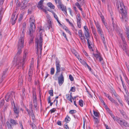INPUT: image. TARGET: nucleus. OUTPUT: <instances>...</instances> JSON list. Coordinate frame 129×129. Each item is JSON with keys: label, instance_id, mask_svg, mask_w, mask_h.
Returning <instances> with one entry per match:
<instances>
[{"label": "nucleus", "instance_id": "nucleus-58", "mask_svg": "<svg viewBox=\"0 0 129 129\" xmlns=\"http://www.w3.org/2000/svg\"><path fill=\"white\" fill-rule=\"evenodd\" d=\"M32 127L33 129H36V127L34 124H32Z\"/></svg>", "mask_w": 129, "mask_h": 129}, {"label": "nucleus", "instance_id": "nucleus-55", "mask_svg": "<svg viewBox=\"0 0 129 129\" xmlns=\"http://www.w3.org/2000/svg\"><path fill=\"white\" fill-rule=\"evenodd\" d=\"M62 35L64 37V38H66V40L67 41H68V39H67V38L66 35L65 33L64 32H63V31L62 32Z\"/></svg>", "mask_w": 129, "mask_h": 129}, {"label": "nucleus", "instance_id": "nucleus-14", "mask_svg": "<svg viewBox=\"0 0 129 129\" xmlns=\"http://www.w3.org/2000/svg\"><path fill=\"white\" fill-rule=\"evenodd\" d=\"M112 94L114 95V96L116 97V99L118 100L119 102L122 105V101L120 99V98L119 96L115 93V91Z\"/></svg>", "mask_w": 129, "mask_h": 129}, {"label": "nucleus", "instance_id": "nucleus-8", "mask_svg": "<svg viewBox=\"0 0 129 129\" xmlns=\"http://www.w3.org/2000/svg\"><path fill=\"white\" fill-rule=\"evenodd\" d=\"M24 34H21L18 40L17 46L19 48H23L24 42Z\"/></svg>", "mask_w": 129, "mask_h": 129}, {"label": "nucleus", "instance_id": "nucleus-49", "mask_svg": "<svg viewBox=\"0 0 129 129\" xmlns=\"http://www.w3.org/2000/svg\"><path fill=\"white\" fill-rule=\"evenodd\" d=\"M74 54L76 56L77 58L78 59L79 61H80V58H79V56L78 55L77 53L75 52L74 53Z\"/></svg>", "mask_w": 129, "mask_h": 129}, {"label": "nucleus", "instance_id": "nucleus-62", "mask_svg": "<svg viewBox=\"0 0 129 129\" xmlns=\"http://www.w3.org/2000/svg\"><path fill=\"white\" fill-rule=\"evenodd\" d=\"M64 125L65 126V128L66 129H68L69 128V127L68 126V125H67V122H66V123H65L64 124Z\"/></svg>", "mask_w": 129, "mask_h": 129}, {"label": "nucleus", "instance_id": "nucleus-21", "mask_svg": "<svg viewBox=\"0 0 129 129\" xmlns=\"http://www.w3.org/2000/svg\"><path fill=\"white\" fill-rule=\"evenodd\" d=\"M126 95H124V98L126 102L129 105V95L128 93L127 92V93H126Z\"/></svg>", "mask_w": 129, "mask_h": 129}, {"label": "nucleus", "instance_id": "nucleus-45", "mask_svg": "<svg viewBox=\"0 0 129 129\" xmlns=\"http://www.w3.org/2000/svg\"><path fill=\"white\" fill-rule=\"evenodd\" d=\"M75 87H71V88L70 89V91H71L74 92L75 91Z\"/></svg>", "mask_w": 129, "mask_h": 129}, {"label": "nucleus", "instance_id": "nucleus-43", "mask_svg": "<svg viewBox=\"0 0 129 129\" xmlns=\"http://www.w3.org/2000/svg\"><path fill=\"white\" fill-rule=\"evenodd\" d=\"M64 29L67 33H68L70 35H71V32L66 27Z\"/></svg>", "mask_w": 129, "mask_h": 129}, {"label": "nucleus", "instance_id": "nucleus-22", "mask_svg": "<svg viewBox=\"0 0 129 129\" xmlns=\"http://www.w3.org/2000/svg\"><path fill=\"white\" fill-rule=\"evenodd\" d=\"M32 73V71L31 72V70H30L29 71L28 74V81H30L31 80Z\"/></svg>", "mask_w": 129, "mask_h": 129}, {"label": "nucleus", "instance_id": "nucleus-35", "mask_svg": "<svg viewBox=\"0 0 129 129\" xmlns=\"http://www.w3.org/2000/svg\"><path fill=\"white\" fill-rule=\"evenodd\" d=\"M122 83V85H123V88L124 90L125 91V92L126 93H127V91L126 90V86H125V84L124 83H123V82Z\"/></svg>", "mask_w": 129, "mask_h": 129}, {"label": "nucleus", "instance_id": "nucleus-54", "mask_svg": "<svg viewBox=\"0 0 129 129\" xmlns=\"http://www.w3.org/2000/svg\"><path fill=\"white\" fill-rule=\"evenodd\" d=\"M98 59H99V61L101 62H102V61H103V58L101 57V56H100L99 57Z\"/></svg>", "mask_w": 129, "mask_h": 129}, {"label": "nucleus", "instance_id": "nucleus-13", "mask_svg": "<svg viewBox=\"0 0 129 129\" xmlns=\"http://www.w3.org/2000/svg\"><path fill=\"white\" fill-rule=\"evenodd\" d=\"M58 6L64 12V14H67V12L66 6H64L62 3L58 5Z\"/></svg>", "mask_w": 129, "mask_h": 129}, {"label": "nucleus", "instance_id": "nucleus-41", "mask_svg": "<svg viewBox=\"0 0 129 129\" xmlns=\"http://www.w3.org/2000/svg\"><path fill=\"white\" fill-rule=\"evenodd\" d=\"M93 55L94 57H95L97 59H98L99 57L101 56L100 55L98 54H94Z\"/></svg>", "mask_w": 129, "mask_h": 129}, {"label": "nucleus", "instance_id": "nucleus-16", "mask_svg": "<svg viewBox=\"0 0 129 129\" xmlns=\"http://www.w3.org/2000/svg\"><path fill=\"white\" fill-rule=\"evenodd\" d=\"M14 111L15 114V117L17 118L19 116L18 114L19 112V109L17 108L15 106H14Z\"/></svg>", "mask_w": 129, "mask_h": 129}, {"label": "nucleus", "instance_id": "nucleus-5", "mask_svg": "<svg viewBox=\"0 0 129 129\" xmlns=\"http://www.w3.org/2000/svg\"><path fill=\"white\" fill-rule=\"evenodd\" d=\"M35 21V18L33 16H31L30 18V28L29 29V34L30 35L31 33L33 32L35 30V26L34 25Z\"/></svg>", "mask_w": 129, "mask_h": 129}, {"label": "nucleus", "instance_id": "nucleus-10", "mask_svg": "<svg viewBox=\"0 0 129 129\" xmlns=\"http://www.w3.org/2000/svg\"><path fill=\"white\" fill-rule=\"evenodd\" d=\"M84 33L85 36L86 37V39L87 40V43L88 44V47L89 49H92V47L93 46V45L91 43L90 41L88 39L89 37V31H84Z\"/></svg>", "mask_w": 129, "mask_h": 129}, {"label": "nucleus", "instance_id": "nucleus-32", "mask_svg": "<svg viewBox=\"0 0 129 129\" xmlns=\"http://www.w3.org/2000/svg\"><path fill=\"white\" fill-rule=\"evenodd\" d=\"M71 120L69 116H67L65 118V120L67 123H68Z\"/></svg>", "mask_w": 129, "mask_h": 129}, {"label": "nucleus", "instance_id": "nucleus-15", "mask_svg": "<svg viewBox=\"0 0 129 129\" xmlns=\"http://www.w3.org/2000/svg\"><path fill=\"white\" fill-rule=\"evenodd\" d=\"M78 36L82 41L84 40V37L81 30H79L78 31Z\"/></svg>", "mask_w": 129, "mask_h": 129}, {"label": "nucleus", "instance_id": "nucleus-20", "mask_svg": "<svg viewBox=\"0 0 129 129\" xmlns=\"http://www.w3.org/2000/svg\"><path fill=\"white\" fill-rule=\"evenodd\" d=\"M25 12L24 11H22L20 14V17L18 19L19 22H20L22 19L23 16L25 13Z\"/></svg>", "mask_w": 129, "mask_h": 129}, {"label": "nucleus", "instance_id": "nucleus-31", "mask_svg": "<svg viewBox=\"0 0 129 129\" xmlns=\"http://www.w3.org/2000/svg\"><path fill=\"white\" fill-rule=\"evenodd\" d=\"M91 28L92 30V31L93 33L95 36H96V30L95 28L93 27L92 26L91 27Z\"/></svg>", "mask_w": 129, "mask_h": 129}, {"label": "nucleus", "instance_id": "nucleus-38", "mask_svg": "<svg viewBox=\"0 0 129 129\" xmlns=\"http://www.w3.org/2000/svg\"><path fill=\"white\" fill-rule=\"evenodd\" d=\"M55 70L54 68H51L50 71V74L52 75H53L54 73Z\"/></svg>", "mask_w": 129, "mask_h": 129}, {"label": "nucleus", "instance_id": "nucleus-33", "mask_svg": "<svg viewBox=\"0 0 129 129\" xmlns=\"http://www.w3.org/2000/svg\"><path fill=\"white\" fill-rule=\"evenodd\" d=\"M94 115L96 117H99V113L96 111H93Z\"/></svg>", "mask_w": 129, "mask_h": 129}, {"label": "nucleus", "instance_id": "nucleus-47", "mask_svg": "<svg viewBox=\"0 0 129 129\" xmlns=\"http://www.w3.org/2000/svg\"><path fill=\"white\" fill-rule=\"evenodd\" d=\"M113 27L114 29L115 30H117V25L114 24L113 23Z\"/></svg>", "mask_w": 129, "mask_h": 129}, {"label": "nucleus", "instance_id": "nucleus-64", "mask_svg": "<svg viewBox=\"0 0 129 129\" xmlns=\"http://www.w3.org/2000/svg\"><path fill=\"white\" fill-rule=\"evenodd\" d=\"M66 99L68 100L70 97V95L69 94H67L66 95Z\"/></svg>", "mask_w": 129, "mask_h": 129}, {"label": "nucleus", "instance_id": "nucleus-56", "mask_svg": "<svg viewBox=\"0 0 129 129\" xmlns=\"http://www.w3.org/2000/svg\"><path fill=\"white\" fill-rule=\"evenodd\" d=\"M122 40V41L123 43V44H125L126 43V41L125 40L124 38L122 36L121 37Z\"/></svg>", "mask_w": 129, "mask_h": 129}, {"label": "nucleus", "instance_id": "nucleus-30", "mask_svg": "<svg viewBox=\"0 0 129 129\" xmlns=\"http://www.w3.org/2000/svg\"><path fill=\"white\" fill-rule=\"evenodd\" d=\"M51 12H52V13L54 17V18H55V19L57 20V22H59V21L58 20V17L57 16V15H56V14L54 13L53 11H51Z\"/></svg>", "mask_w": 129, "mask_h": 129}, {"label": "nucleus", "instance_id": "nucleus-37", "mask_svg": "<svg viewBox=\"0 0 129 129\" xmlns=\"http://www.w3.org/2000/svg\"><path fill=\"white\" fill-rule=\"evenodd\" d=\"M79 105L81 107H83V101L82 100H80L79 101Z\"/></svg>", "mask_w": 129, "mask_h": 129}, {"label": "nucleus", "instance_id": "nucleus-61", "mask_svg": "<svg viewBox=\"0 0 129 129\" xmlns=\"http://www.w3.org/2000/svg\"><path fill=\"white\" fill-rule=\"evenodd\" d=\"M83 52L84 54V55L87 56H88V54L87 53H86V52L84 50L83 51Z\"/></svg>", "mask_w": 129, "mask_h": 129}, {"label": "nucleus", "instance_id": "nucleus-24", "mask_svg": "<svg viewBox=\"0 0 129 129\" xmlns=\"http://www.w3.org/2000/svg\"><path fill=\"white\" fill-rule=\"evenodd\" d=\"M26 23H23L22 24V27L21 30L22 31V33L21 34H24V31L25 33L26 27Z\"/></svg>", "mask_w": 129, "mask_h": 129}, {"label": "nucleus", "instance_id": "nucleus-1", "mask_svg": "<svg viewBox=\"0 0 129 129\" xmlns=\"http://www.w3.org/2000/svg\"><path fill=\"white\" fill-rule=\"evenodd\" d=\"M22 48H19L18 47L17 52L14 58V64L18 69H20L23 67L24 64V60L26 58L27 54V50H25L24 52L23 59H22L20 55L21 53Z\"/></svg>", "mask_w": 129, "mask_h": 129}, {"label": "nucleus", "instance_id": "nucleus-11", "mask_svg": "<svg viewBox=\"0 0 129 129\" xmlns=\"http://www.w3.org/2000/svg\"><path fill=\"white\" fill-rule=\"evenodd\" d=\"M64 77L63 76V72H61L60 76L58 77V83L59 85L61 86L64 81Z\"/></svg>", "mask_w": 129, "mask_h": 129}, {"label": "nucleus", "instance_id": "nucleus-25", "mask_svg": "<svg viewBox=\"0 0 129 129\" xmlns=\"http://www.w3.org/2000/svg\"><path fill=\"white\" fill-rule=\"evenodd\" d=\"M10 123L13 125H16L17 123V121L13 119H11L10 120Z\"/></svg>", "mask_w": 129, "mask_h": 129}, {"label": "nucleus", "instance_id": "nucleus-27", "mask_svg": "<svg viewBox=\"0 0 129 129\" xmlns=\"http://www.w3.org/2000/svg\"><path fill=\"white\" fill-rule=\"evenodd\" d=\"M79 61L82 65L86 67V65H87V63L85 61L83 60H82L81 58H80Z\"/></svg>", "mask_w": 129, "mask_h": 129}, {"label": "nucleus", "instance_id": "nucleus-4", "mask_svg": "<svg viewBox=\"0 0 129 129\" xmlns=\"http://www.w3.org/2000/svg\"><path fill=\"white\" fill-rule=\"evenodd\" d=\"M42 37V36L41 35L40 36H37L35 40V42L37 44V52H40V54L41 53L42 50V47L43 42Z\"/></svg>", "mask_w": 129, "mask_h": 129}, {"label": "nucleus", "instance_id": "nucleus-39", "mask_svg": "<svg viewBox=\"0 0 129 129\" xmlns=\"http://www.w3.org/2000/svg\"><path fill=\"white\" fill-rule=\"evenodd\" d=\"M54 1L56 4H58V5L62 3L61 2V0H54Z\"/></svg>", "mask_w": 129, "mask_h": 129}, {"label": "nucleus", "instance_id": "nucleus-36", "mask_svg": "<svg viewBox=\"0 0 129 129\" xmlns=\"http://www.w3.org/2000/svg\"><path fill=\"white\" fill-rule=\"evenodd\" d=\"M4 103V100L3 99L1 100V101L0 102V108L3 106Z\"/></svg>", "mask_w": 129, "mask_h": 129}, {"label": "nucleus", "instance_id": "nucleus-3", "mask_svg": "<svg viewBox=\"0 0 129 129\" xmlns=\"http://www.w3.org/2000/svg\"><path fill=\"white\" fill-rule=\"evenodd\" d=\"M109 113L113 118L114 121H117L121 126L123 125L126 127L129 126V124L125 120H122V119L119 117H115L113 114L111 112H109Z\"/></svg>", "mask_w": 129, "mask_h": 129}, {"label": "nucleus", "instance_id": "nucleus-63", "mask_svg": "<svg viewBox=\"0 0 129 129\" xmlns=\"http://www.w3.org/2000/svg\"><path fill=\"white\" fill-rule=\"evenodd\" d=\"M57 123L59 125H61V122L60 121H58L57 122Z\"/></svg>", "mask_w": 129, "mask_h": 129}, {"label": "nucleus", "instance_id": "nucleus-9", "mask_svg": "<svg viewBox=\"0 0 129 129\" xmlns=\"http://www.w3.org/2000/svg\"><path fill=\"white\" fill-rule=\"evenodd\" d=\"M55 65L56 68V71L54 76H57V73L59 72L60 71L61 65L60 63V62L57 58L55 59Z\"/></svg>", "mask_w": 129, "mask_h": 129}, {"label": "nucleus", "instance_id": "nucleus-46", "mask_svg": "<svg viewBox=\"0 0 129 129\" xmlns=\"http://www.w3.org/2000/svg\"><path fill=\"white\" fill-rule=\"evenodd\" d=\"M94 119L95 123H96V124H98V123L99 122V120H98V119L97 118L94 117Z\"/></svg>", "mask_w": 129, "mask_h": 129}, {"label": "nucleus", "instance_id": "nucleus-7", "mask_svg": "<svg viewBox=\"0 0 129 129\" xmlns=\"http://www.w3.org/2000/svg\"><path fill=\"white\" fill-rule=\"evenodd\" d=\"M14 93L13 92L8 93L6 95L5 100L7 102H9L10 101L13 105L12 102H13V104H14L13 100V98L14 97Z\"/></svg>", "mask_w": 129, "mask_h": 129}, {"label": "nucleus", "instance_id": "nucleus-12", "mask_svg": "<svg viewBox=\"0 0 129 129\" xmlns=\"http://www.w3.org/2000/svg\"><path fill=\"white\" fill-rule=\"evenodd\" d=\"M28 6V5L24 4V1L22 2L19 5V6L20 7V9L23 10L26 9Z\"/></svg>", "mask_w": 129, "mask_h": 129}, {"label": "nucleus", "instance_id": "nucleus-52", "mask_svg": "<svg viewBox=\"0 0 129 129\" xmlns=\"http://www.w3.org/2000/svg\"><path fill=\"white\" fill-rule=\"evenodd\" d=\"M84 28L85 30L84 31H89V30L87 28V27L86 26H85L84 27Z\"/></svg>", "mask_w": 129, "mask_h": 129}, {"label": "nucleus", "instance_id": "nucleus-48", "mask_svg": "<svg viewBox=\"0 0 129 129\" xmlns=\"http://www.w3.org/2000/svg\"><path fill=\"white\" fill-rule=\"evenodd\" d=\"M76 112V111L75 110H70L69 112L70 113L72 114L75 113Z\"/></svg>", "mask_w": 129, "mask_h": 129}, {"label": "nucleus", "instance_id": "nucleus-34", "mask_svg": "<svg viewBox=\"0 0 129 129\" xmlns=\"http://www.w3.org/2000/svg\"><path fill=\"white\" fill-rule=\"evenodd\" d=\"M34 67V63H31L30 65V69H29V71L31 70V71H32V69Z\"/></svg>", "mask_w": 129, "mask_h": 129}, {"label": "nucleus", "instance_id": "nucleus-60", "mask_svg": "<svg viewBox=\"0 0 129 129\" xmlns=\"http://www.w3.org/2000/svg\"><path fill=\"white\" fill-rule=\"evenodd\" d=\"M19 124L20 125V126L21 127V129H23V125L22 124V123L21 122H19Z\"/></svg>", "mask_w": 129, "mask_h": 129}, {"label": "nucleus", "instance_id": "nucleus-23", "mask_svg": "<svg viewBox=\"0 0 129 129\" xmlns=\"http://www.w3.org/2000/svg\"><path fill=\"white\" fill-rule=\"evenodd\" d=\"M33 102L34 107L35 108H36L37 105V98L35 96L33 98Z\"/></svg>", "mask_w": 129, "mask_h": 129}, {"label": "nucleus", "instance_id": "nucleus-2", "mask_svg": "<svg viewBox=\"0 0 129 129\" xmlns=\"http://www.w3.org/2000/svg\"><path fill=\"white\" fill-rule=\"evenodd\" d=\"M120 6L119 5H117V8L120 9V12L121 15V19L123 22H126L127 18L126 16L127 12L126 9L122 3L121 2L120 3Z\"/></svg>", "mask_w": 129, "mask_h": 129}, {"label": "nucleus", "instance_id": "nucleus-59", "mask_svg": "<svg viewBox=\"0 0 129 129\" xmlns=\"http://www.w3.org/2000/svg\"><path fill=\"white\" fill-rule=\"evenodd\" d=\"M55 111V109L54 108H53L51 109L50 111L51 112V113H52L54 112Z\"/></svg>", "mask_w": 129, "mask_h": 129}, {"label": "nucleus", "instance_id": "nucleus-40", "mask_svg": "<svg viewBox=\"0 0 129 129\" xmlns=\"http://www.w3.org/2000/svg\"><path fill=\"white\" fill-rule=\"evenodd\" d=\"M44 30H43L42 28H40L39 30V33L40 34V36L41 35L42 36V33L44 32Z\"/></svg>", "mask_w": 129, "mask_h": 129}, {"label": "nucleus", "instance_id": "nucleus-28", "mask_svg": "<svg viewBox=\"0 0 129 129\" xmlns=\"http://www.w3.org/2000/svg\"><path fill=\"white\" fill-rule=\"evenodd\" d=\"M123 44V47H122V49L123 50H124L125 51V52H126V54L128 55L127 53V51L126 50L127 47L126 45V43Z\"/></svg>", "mask_w": 129, "mask_h": 129}, {"label": "nucleus", "instance_id": "nucleus-18", "mask_svg": "<svg viewBox=\"0 0 129 129\" xmlns=\"http://www.w3.org/2000/svg\"><path fill=\"white\" fill-rule=\"evenodd\" d=\"M45 26L46 28L49 29L51 27L52 28L51 22L50 20H48L47 23L46 24Z\"/></svg>", "mask_w": 129, "mask_h": 129}, {"label": "nucleus", "instance_id": "nucleus-57", "mask_svg": "<svg viewBox=\"0 0 129 129\" xmlns=\"http://www.w3.org/2000/svg\"><path fill=\"white\" fill-rule=\"evenodd\" d=\"M77 24L79 28H80L81 27V22H77Z\"/></svg>", "mask_w": 129, "mask_h": 129}, {"label": "nucleus", "instance_id": "nucleus-53", "mask_svg": "<svg viewBox=\"0 0 129 129\" xmlns=\"http://www.w3.org/2000/svg\"><path fill=\"white\" fill-rule=\"evenodd\" d=\"M69 78L71 81H73L74 80V78L73 76L71 75H69Z\"/></svg>", "mask_w": 129, "mask_h": 129}, {"label": "nucleus", "instance_id": "nucleus-6", "mask_svg": "<svg viewBox=\"0 0 129 129\" xmlns=\"http://www.w3.org/2000/svg\"><path fill=\"white\" fill-rule=\"evenodd\" d=\"M95 24L98 32L100 35L103 42L104 43L105 38L103 34V31L101 28L100 25L98 22H96Z\"/></svg>", "mask_w": 129, "mask_h": 129}, {"label": "nucleus", "instance_id": "nucleus-26", "mask_svg": "<svg viewBox=\"0 0 129 129\" xmlns=\"http://www.w3.org/2000/svg\"><path fill=\"white\" fill-rule=\"evenodd\" d=\"M66 20L67 22H68L69 24H70V25L72 26V29L73 30H75L76 31H77V30L76 29H75V27L73 25V24L71 22H70V21L69 19H66Z\"/></svg>", "mask_w": 129, "mask_h": 129}, {"label": "nucleus", "instance_id": "nucleus-19", "mask_svg": "<svg viewBox=\"0 0 129 129\" xmlns=\"http://www.w3.org/2000/svg\"><path fill=\"white\" fill-rule=\"evenodd\" d=\"M44 1L43 0H41L38 3V7L41 9H42L43 8V2Z\"/></svg>", "mask_w": 129, "mask_h": 129}, {"label": "nucleus", "instance_id": "nucleus-44", "mask_svg": "<svg viewBox=\"0 0 129 129\" xmlns=\"http://www.w3.org/2000/svg\"><path fill=\"white\" fill-rule=\"evenodd\" d=\"M72 96L71 94H70V97L68 99V100L71 103H73V101L72 100Z\"/></svg>", "mask_w": 129, "mask_h": 129}, {"label": "nucleus", "instance_id": "nucleus-50", "mask_svg": "<svg viewBox=\"0 0 129 129\" xmlns=\"http://www.w3.org/2000/svg\"><path fill=\"white\" fill-rule=\"evenodd\" d=\"M104 94L105 95V96L107 97L109 100H110V99L112 97L110 96L108 94H106V93H104Z\"/></svg>", "mask_w": 129, "mask_h": 129}, {"label": "nucleus", "instance_id": "nucleus-29", "mask_svg": "<svg viewBox=\"0 0 129 129\" xmlns=\"http://www.w3.org/2000/svg\"><path fill=\"white\" fill-rule=\"evenodd\" d=\"M47 5L51 9H53L55 8L54 6L51 3H48Z\"/></svg>", "mask_w": 129, "mask_h": 129}, {"label": "nucleus", "instance_id": "nucleus-42", "mask_svg": "<svg viewBox=\"0 0 129 129\" xmlns=\"http://www.w3.org/2000/svg\"><path fill=\"white\" fill-rule=\"evenodd\" d=\"M49 93L50 94V96H52L53 95V90H51L49 91Z\"/></svg>", "mask_w": 129, "mask_h": 129}, {"label": "nucleus", "instance_id": "nucleus-51", "mask_svg": "<svg viewBox=\"0 0 129 129\" xmlns=\"http://www.w3.org/2000/svg\"><path fill=\"white\" fill-rule=\"evenodd\" d=\"M11 126V125L10 124L9 122H7L6 123V126L8 128L10 126Z\"/></svg>", "mask_w": 129, "mask_h": 129}, {"label": "nucleus", "instance_id": "nucleus-17", "mask_svg": "<svg viewBox=\"0 0 129 129\" xmlns=\"http://www.w3.org/2000/svg\"><path fill=\"white\" fill-rule=\"evenodd\" d=\"M8 69H6L3 71L2 77V79L0 78V82H2L3 81L2 79H4L6 76L7 72L8 71Z\"/></svg>", "mask_w": 129, "mask_h": 129}]
</instances>
